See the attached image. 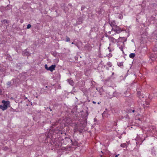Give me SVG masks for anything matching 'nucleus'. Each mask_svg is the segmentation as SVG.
<instances>
[{"label":"nucleus","instance_id":"nucleus-26","mask_svg":"<svg viewBox=\"0 0 157 157\" xmlns=\"http://www.w3.org/2000/svg\"><path fill=\"white\" fill-rule=\"evenodd\" d=\"M31 27V25L30 24H29L27 25V29H29Z\"/></svg>","mask_w":157,"mask_h":157},{"label":"nucleus","instance_id":"nucleus-9","mask_svg":"<svg viewBox=\"0 0 157 157\" xmlns=\"http://www.w3.org/2000/svg\"><path fill=\"white\" fill-rule=\"evenodd\" d=\"M109 24L112 27H113L114 26H115L116 25H115V22L114 21H109Z\"/></svg>","mask_w":157,"mask_h":157},{"label":"nucleus","instance_id":"nucleus-30","mask_svg":"<svg viewBox=\"0 0 157 157\" xmlns=\"http://www.w3.org/2000/svg\"><path fill=\"white\" fill-rule=\"evenodd\" d=\"M11 84V82H7V84L8 86H10V85Z\"/></svg>","mask_w":157,"mask_h":157},{"label":"nucleus","instance_id":"nucleus-15","mask_svg":"<svg viewBox=\"0 0 157 157\" xmlns=\"http://www.w3.org/2000/svg\"><path fill=\"white\" fill-rule=\"evenodd\" d=\"M129 56L130 58L133 59L135 56V54L133 53H131L130 54Z\"/></svg>","mask_w":157,"mask_h":157},{"label":"nucleus","instance_id":"nucleus-47","mask_svg":"<svg viewBox=\"0 0 157 157\" xmlns=\"http://www.w3.org/2000/svg\"><path fill=\"white\" fill-rule=\"evenodd\" d=\"M25 99H27V97H25Z\"/></svg>","mask_w":157,"mask_h":157},{"label":"nucleus","instance_id":"nucleus-17","mask_svg":"<svg viewBox=\"0 0 157 157\" xmlns=\"http://www.w3.org/2000/svg\"><path fill=\"white\" fill-rule=\"evenodd\" d=\"M1 22L2 24H5V23L8 24L9 23L8 21L6 19L2 20Z\"/></svg>","mask_w":157,"mask_h":157},{"label":"nucleus","instance_id":"nucleus-41","mask_svg":"<svg viewBox=\"0 0 157 157\" xmlns=\"http://www.w3.org/2000/svg\"><path fill=\"white\" fill-rule=\"evenodd\" d=\"M108 33H109V34H111V31H109V32H108Z\"/></svg>","mask_w":157,"mask_h":157},{"label":"nucleus","instance_id":"nucleus-48","mask_svg":"<svg viewBox=\"0 0 157 157\" xmlns=\"http://www.w3.org/2000/svg\"><path fill=\"white\" fill-rule=\"evenodd\" d=\"M98 104H99V102H98Z\"/></svg>","mask_w":157,"mask_h":157},{"label":"nucleus","instance_id":"nucleus-10","mask_svg":"<svg viewBox=\"0 0 157 157\" xmlns=\"http://www.w3.org/2000/svg\"><path fill=\"white\" fill-rule=\"evenodd\" d=\"M54 144H55L54 146L55 147V148L56 149H57L58 148H59V147H60V143L59 142H58V143L55 142Z\"/></svg>","mask_w":157,"mask_h":157},{"label":"nucleus","instance_id":"nucleus-27","mask_svg":"<svg viewBox=\"0 0 157 157\" xmlns=\"http://www.w3.org/2000/svg\"><path fill=\"white\" fill-rule=\"evenodd\" d=\"M86 8V7L85 6H82L81 7V10L82 11L84 10Z\"/></svg>","mask_w":157,"mask_h":157},{"label":"nucleus","instance_id":"nucleus-6","mask_svg":"<svg viewBox=\"0 0 157 157\" xmlns=\"http://www.w3.org/2000/svg\"><path fill=\"white\" fill-rule=\"evenodd\" d=\"M83 19L82 17H79L77 19V24L78 25L81 24L82 23Z\"/></svg>","mask_w":157,"mask_h":157},{"label":"nucleus","instance_id":"nucleus-37","mask_svg":"<svg viewBox=\"0 0 157 157\" xmlns=\"http://www.w3.org/2000/svg\"><path fill=\"white\" fill-rule=\"evenodd\" d=\"M108 48V49L109 50V52H111V50H110V49H109V47Z\"/></svg>","mask_w":157,"mask_h":157},{"label":"nucleus","instance_id":"nucleus-43","mask_svg":"<svg viewBox=\"0 0 157 157\" xmlns=\"http://www.w3.org/2000/svg\"><path fill=\"white\" fill-rule=\"evenodd\" d=\"M132 112L134 113L135 112V110H133L132 111Z\"/></svg>","mask_w":157,"mask_h":157},{"label":"nucleus","instance_id":"nucleus-5","mask_svg":"<svg viewBox=\"0 0 157 157\" xmlns=\"http://www.w3.org/2000/svg\"><path fill=\"white\" fill-rule=\"evenodd\" d=\"M56 67V66L55 65H52L48 67V70L50 71H51L52 72L53 70H55Z\"/></svg>","mask_w":157,"mask_h":157},{"label":"nucleus","instance_id":"nucleus-2","mask_svg":"<svg viewBox=\"0 0 157 157\" xmlns=\"http://www.w3.org/2000/svg\"><path fill=\"white\" fill-rule=\"evenodd\" d=\"M148 99H147L145 101V104H143V107L145 109H147L149 107L150 100H151L152 99V96L151 95H149L148 96Z\"/></svg>","mask_w":157,"mask_h":157},{"label":"nucleus","instance_id":"nucleus-23","mask_svg":"<svg viewBox=\"0 0 157 157\" xmlns=\"http://www.w3.org/2000/svg\"><path fill=\"white\" fill-rule=\"evenodd\" d=\"M117 121H114L113 122V126H116L117 125Z\"/></svg>","mask_w":157,"mask_h":157},{"label":"nucleus","instance_id":"nucleus-40","mask_svg":"<svg viewBox=\"0 0 157 157\" xmlns=\"http://www.w3.org/2000/svg\"><path fill=\"white\" fill-rule=\"evenodd\" d=\"M93 103L94 104H96V102L94 101H93Z\"/></svg>","mask_w":157,"mask_h":157},{"label":"nucleus","instance_id":"nucleus-29","mask_svg":"<svg viewBox=\"0 0 157 157\" xmlns=\"http://www.w3.org/2000/svg\"><path fill=\"white\" fill-rule=\"evenodd\" d=\"M106 113V112H105V111H104L103 112V113L102 114V116L103 117H106V116L105 115V114Z\"/></svg>","mask_w":157,"mask_h":157},{"label":"nucleus","instance_id":"nucleus-1","mask_svg":"<svg viewBox=\"0 0 157 157\" xmlns=\"http://www.w3.org/2000/svg\"><path fill=\"white\" fill-rule=\"evenodd\" d=\"M2 103L3 104V105H0V109L3 111L6 110L8 107H10V102L8 101L3 100L2 101Z\"/></svg>","mask_w":157,"mask_h":157},{"label":"nucleus","instance_id":"nucleus-25","mask_svg":"<svg viewBox=\"0 0 157 157\" xmlns=\"http://www.w3.org/2000/svg\"><path fill=\"white\" fill-rule=\"evenodd\" d=\"M118 17L120 19H122L123 18V16L122 14H120L118 16Z\"/></svg>","mask_w":157,"mask_h":157},{"label":"nucleus","instance_id":"nucleus-13","mask_svg":"<svg viewBox=\"0 0 157 157\" xmlns=\"http://www.w3.org/2000/svg\"><path fill=\"white\" fill-rule=\"evenodd\" d=\"M67 81L69 82V84L73 86L74 85V82L71 79H68Z\"/></svg>","mask_w":157,"mask_h":157},{"label":"nucleus","instance_id":"nucleus-36","mask_svg":"<svg viewBox=\"0 0 157 157\" xmlns=\"http://www.w3.org/2000/svg\"><path fill=\"white\" fill-rule=\"evenodd\" d=\"M114 74V72H112V75H111V76H113Z\"/></svg>","mask_w":157,"mask_h":157},{"label":"nucleus","instance_id":"nucleus-11","mask_svg":"<svg viewBox=\"0 0 157 157\" xmlns=\"http://www.w3.org/2000/svg\"><path fill=\"white\" fill-rule=\"evenodd\" d=\"M124 41H123L122 42H121L120 43L122 44L121 45V46H119V48L121 50V51H122L123 52V48L124 46Z\"/></svg>","mask_w":157,"mask_h":157},{"label":"nucleus","instance_id":"nucleus-16","mask_svg":"<svg viewBox=\"0 0 157 157\" xmlns=\"http://www.w3.org/2000/svg\"><path fill=\"white\" fill-rule=\"evenodd\" d=\"M121 146L123 148H126L127 147V144L126 143L122 144L121 145Z\"/></svg>","mask_w":157,"mask_h":157},{"label":"nucleus","instance_id":"nucleus-24","mask_svg":"<svg viewBox=\"0 0 157 157\" xmlns=\"http://www.w3.org/2000/svg\"><path fill=\"white\" fill-rule=\"evenodd\" d=\"M137 96L138 97L139 96H140L142 94L140 91H137Z\"/></svg>","mask_w":157,"mask_h":157},{"label":"nucleus","instance_id":"nucleus-22","mask_svg":"<svg viewBox=\"0 0 157 157\" xmlns=\"http://www.w3.org/2000/svg\"><path fill=\"white\" fill-rule=\"evenodd\" d=\"M8 149H9L8 147L7 146H5L3 147V150L6 151Z\"/></svg>","mask_w":157,"mask_h":157},{"label":"nucleus","instance_id":"nucleus-35","mask_svg":"<svg viewBox=\"0 0 157 157\" xmlns=\"http://www.w3.org/2000/svg\"><path fill=\"white\" fill-rule=\"evenodd\" d=\"M101 152L103 154V155H104L105 154V152H103L102 151H101Z\"/></svg>","mask_w":157,"mask_h":157},{"label":"nucleus","instance_id":"nucleus-38","mask_svg":"<svg viewBox=\"0 0 157 157\" xmlns=\"http://www.w3.org/2000/svg\"><path fill=\"white\" fill-rule=\"evenodd\" d=\"M152 59V60H153V61H154V60H155L154 58H153V57H152V59Z\"/></svg>","mask_w":157,"mask_h":157},{"label":"nucleus","instance_id":"nucleus-18","mask_svg":"<svg viewBox=\"0 0 157 157\" xmlns=\"http://www.w3.org/2000/svg\"><path fill=\"white\" fill-rule=\"evenodd\" d=\"M23 53L26 56H28L29 54V52H28L26 50H24L23 52Z\"/></svg>","mask_w":157,"mask_h":157},{"label":"nucleus","instance_id":"nucleus-49","mask_svg":"<svg viewBox=\"0 0 157 157\" xmlns=\"http://www.w3.org/2000/svg\"><path fill=\"white\" fill-rule=\"evenodd\" d=\"M50 110L51 111H52V109H50Z\"/></svg>","mask_w":157,"mask_h":157},{"label":"nucleus","instance_id":"nucleus-7","mask_svg":"<svg viewBox=\"0 0 157 157\" xmlns=\"http://www.w3.org/2000/svg\"><path fill=\"white\" fill-rule=\"evenodd\" d=\"M125 38L124 37H120L118 39V41L117 42V46H118V47L119 48V46H121V44H121L120 43V42H122V41H121V40H122V39H124Z\"/></svg>","mask_w":157,"mask_h":157},{"label":"nucleus","instance_id":"nucleus-42","mask_svg":"<svg viewBox=\"0 0 157 157\" xmlns=\"http://www.w3.org/2000/svg\"><path fill=\"white\" fill-rule=\"evenodd\" d=\"M119 155H116L115 156L116 157H118V156Z\"/></svg>","mask_w":157,"mask_h":157},{"label":"nucleus","instance_id":"nucleus-45","mask_svg":"<svg viewBox=\"0 0 157 157\" xmlns=\"http://www.w3.org/2000/svg\"><path fill=\"white\" fill-rule=\"evenodd\" d=\"M74 42H72V43H71V44H74Z\"/></svg>","mask_w":157,"mask_h":157},{"label":"nucleus","instance_id":"nucleus-19","mask_svg":"<svg viewBox=\"0 0 157 157\" xmlns=\"http://www.w3.org/2000/svg\"><path fill=\"white\" fill-rule=\"evenodd\" d=\"M144 95L143 94H141L140 96H139L138 97L140 99H142V98H144Z\"/></svg>","mask_w":157,"mask_h":157},{"label":"nucleus","instance_id":"nucleus-33","mask_svg":"<svg viewBox=\"0 0 157 157\" xmlns=\"http://www.w3.org/2000/svg\"><path fill=\"white\" fill-rule=\"evenodd\" d=\"M155 72L157 73V66L155 67Z\"/></svg>","mask_w":157,"mask_h":157},{"label":"nucleus","instance_id":"nucleus-20","mask_svg":"<svg viewBox=\"0 0 157 157\" xmlns=\"http://www.w3.org/2000/svg\"><path fill=\"white\" fill-rule=\"evenodd\" d=\"M107 65L109 66V67H111L112 66V63L110 62H108L107 63Z\"/></svg>","mask_w":157,"mask_h":157},{"label":"nucleus","instance_id":"nucleus-46","mask_svg":"<svg viewBox=\"0 0 157 157\" xmlns=\"http://www.w3.org/2000/svg\"><path fill=\"white\" fill-rule=\"evenodd\" d=\"M106 69H107V70H109V68H108V67H106Z\"/></svg>","mask_w":157,"mask_h":157},{"label":"nucleus","instance_id":"nucleus-14","mask_svg":"<svg viewBox=\"0 0 157 157\" xmlns=\"http://www.w3.org/2000/svg\"><path fill=\"white\" fill-rule=\"evenodd\" d=\"M117 64L118 66L119 67H121V68H122V67H124L123 62H118Z\"/></svg>","mask_w":157,"mask_h":157},{"label":"nucleus","instance_id":"nucleus-3","mask_svg":"<svg viewBox=\"0 0 157 157\" xmlns=\"http://www.w3.org/2000/svg\"><path fill=\"white\" fill-rule=\"evenodd\" d=\"M112 30L116 32L117 33H120L122 31L121 28L116 25L113 27L112 28Z\"/></svg>","mask_w":157,"mask_h":157},{"label":"nucleus","instance_id":"nucleus-4","mask_svg":"<svg viewBox=\"0 0 157 157\" xmlns=\"http://www.w3.org/2000/svg\"><path fill=\"white\" fill-rule=\"evenodd\" d=\"M84 48L88 51H90L92 50V47L88 44H86L84 46Z\"/></svg>","mask_w":157,"mask_h":157},{"label":"nucleus","instance_id":"nucleus-39","mask_svg":"<svg viewBox=\"0 0 157 157\" xmlns=\"http://www.w3.org/2000/svg\"><path fill=\"white\" fill-rule=\"evenodd\" d=\"M103 154L102 155H100V156L101 157H103Z\"/></svg>","mask_w":157,"mask_h":157},{"label":"nucleus","instance_id":"nucleus-31","mask_svg":"<svg viewBox=\"0 0 157 157\" xmlns=\"http://www.w3.org/2000/svg\"><path fill=\"white\" fill-rule=\"evenodd\" d=\"M2 89H0V95H2Z\"/></svg>","mask_w":157,"mask_h":157},{"label":"nucleus","instance_id":"nucleus-12","mask_svg":"<svg viewBox=\"0 0 157 157\" xmlns=\"http://www.w3.org/2000/svg\"><path fill=\"white\" fill-rule=\"evenodd\" d=\"M104 12V10L102 8H100L99 10L98 13L99 14H102Z\"/></svg>","mask_w":157,"mask_h":157},{"label":"nucleus","instance_id":"nucleus-34","mask_svg":"<svg viewBox=\"0 0 157 157\" xmlns=\"http://www.w3.org/2000/svg\"><path fill=\"white\" fill-rule=\"evenodd\" d=\"M105 36L106 37H108V38L109 39V37H110V36H109L108 35H107V34H105Z\"/></svg>","mask_w":157,"mask_h":157},{"label":"nucleus","instance_id":"nucleus-21","mask_svg":"<svg viewBox=\"0 0 157 157\" xmlns=\"http://www.w3.org/2000/svg\"><path fill=\"white\" fill-rule=\"evenodd\" d=\"M66 42L70 41V38L68 37L67 36H66Z\"/></svg>","mask_w":157,"mask_h":157},{"label":"nucleus","instance_id":"nucleus-8","mask_svg":"<svg viewBox=\"0 0 157 157\" xmlns=\"http://www.w3.org/2000/svg\"><path fill=\"white\" fill-rule=\"evenodd\" d=\"M109 39L110 41H111L113 43H115V42H117V40L116 39H115L113 37H112L111 36L109 37Z\"/></svg>","mask_w":157,"mask_h":157},{"label":"nucleus","instance_id":"nucleus-28","mask_svg":"<svg viewBox=\"0 0 157 157\" xmlns=\"http://www.w3.org/2000/svg\"><path fill=\"white\" fill-rule=\"evenodd\" d=\"M44 67L47 70H48V67L47 65L45 64L44 65Z\"/></svg>","mask_w":157,"mask_h":157},{"label":"nucleus","instance_id":"nucleus-44","mask_svg":"<svg viewBox=\"0 0 157 157\" xmlns=\"http://www.w3.org/2000/svg\"><path fill=\"white\" fill-rule=\"evenodd\" d=\"M71 142L72 143L73 141L71 140Z\"/></svg>","mask_w":157,"mask_h":157},{"label":"nucleus","instance_id":"nucleus-32","mask_svg":"<svg viewBox=\"0 0 157 157\" xmlns=\"http://www.w3.org/2000/svg\"><path fill=\"white\" fill-rule=\"evenodd\" d=\"M74 130L75 131V132H76L77 131H78L77 128L76 127L75 128V129H74Z\"/></svg>","mask_w":157,"mask_h":157}]
</instances>
